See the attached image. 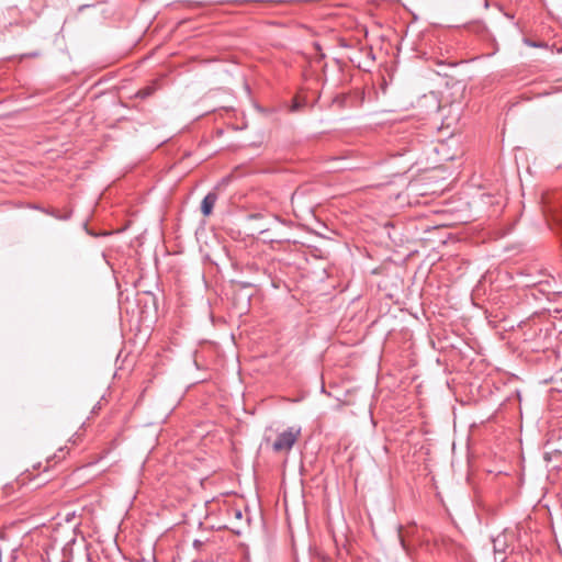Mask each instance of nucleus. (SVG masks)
<instances>
[{
    "mask_svg": "<svg viewBox=\"0 0 562 562\" xmlns=\"http://www.w3.org/2000/svg\"><path fill=\"white\" fill-rule=\"evenodd\" d=\"M194 562H207V561H203V560H194Z\"/></svg>",
    "mask_w": 562,
    "mask_h": 562,
    "instance_id": "obj_16",
    "label": "nucleus"
},
{
    "mask_svg": "<svg viewBox=\"0 0 562 562\" xmlns=\"http://www.w3.org/2000/svg\"><path fill=\"white\" fill-rule=\"evenodd\" d=\"M195 235H196V239L199 241H201L202 239H205L206 238V231L204 227H200L196 229L195 232Z\"/></svg>",
    "mask_w": 562,
    "mask_h": 562,
    "instance_id": "obj_8",
    "label": "nucleus"
},
{
    "mask_svg": "<svg viewBox=\"0 0 562 562\" xmlns=\"http://www.w3.org/2000/svg\"><path fill=\"white\" fill-rule=\"evenodd\" d=\"M434 146L431 148L435 154L434 162L443 164L450 160H453L460 151L458 149H453L452 145L454 143H431Z\"/></svg>",
    "mask_w": 562,
    "mask_h": 562,
    "instance_id": "obj_2",
    "label": "nucleus"
},
{
    "mask_svg": "<svg viewBox=\"0 0 562 562\" xmlns=\"http://www.w3.org/2000/svg\"><path fill=\"white\" fill-rule=\"evenodd\" d=\"M201 209H202V212L204 215H210L211 214V193H207L203 201H202V205H201Z\"/></svg>",
    "mask_w": 562,
    "mask_h": 562,
    "instance_id": "obj_7",
    "label": "nucleus"
},
{
    "mask_svg": "<svg viewBox=\"0 0 562 562\" xmlns=\"http://www.w3.org/2000/svg\"><path fill=\"white\" fill-rule=\"evenodd\" d=\"M417 105L419 109L424 110L426 115L437 114V112L441 110L440 101L434 92L424 94L419 98Z\"/></svg>",
    "mask_w": 562,
    "mask_h": 562,
    "instance_id": "obj_3",
    "label": "nucleus"
},
{
    "mask_svg": "<svg viewBox=\"0 0 562 562\" xmlns=\"http://www.w3.org/2000/svg\"><path fill=\"white\" fill-rule=\"evenodd\" d=\"M305 104H306V101L304 99H301L300 97H296V98H294L292 104L290 105L289 111L290 112H297L303 106H305Z\"/></svg>",
    "mask_w": 562,
    "mask_h": 562,
    "instance_id": "obj_6",
    "label": "nucleus"
},
{
    "mask_svg": "<svg viewBox=\"0 0 562 562\" xmlns=\"http://www.w3.org/2000/svg\"><path fill=\"white\" fill-rule=\"evenodd\" d=\"M69 216H70V215H69V214H67V215H66V216H64L63 218H64V220H67V218H69Z\"/></svg>",
    "mask_w": 562,
    "mask_h": 562,
    "instance_id": "obj_15",
    "label": "nucleus"
},
{
    "mask_svg": "<svg viewBox=\"0 0 562 562\" xmlns=\"http://www.w3.org/2000/svg\"><path fill=\"white\" fill-rule=\"evenodd\" d=\"M139 94H142V97H146V95L150 94V91H149V89L148 90H144V91H140Z\"/></svg>",
    "mask_w": 562,
    "mask_h": 562,
    "instance_id": "obj_13",
    "label": "nucleus"
},
{
    "mask_svg": "<svg viewBox=\"0 0 562 562\" xmlns=\"http://www.w3.org/2000/svg\"><path fill=\"white\" fill-rule=\"evenodd\" d=\"M301 435L300 427H290L286 430L280 432L272 443L274 452H289L294 443L297 441Z\"/></svg>",
    "mask_w": 562,
    "mask_h": 562,
    "instance_id": "obj_1",
    "label": "nucleus"
},
{
    "mask_svg": "<svg viewBox=\"0 0 562 562\" xmlns=\"http://www.w3.org/2000/svg\"><path fill=\"white\" fill-rule=\"evenodd\" d=\"M493 542H494V550L495 551H502V549H499V547H501V543H498L499 540L498 539H494Z\"/></svg>",
    "mask_w": 562,
    "mask_h": 562,
    "instance_id": "obj_10",
    "label": "nucleus"
},
{
    "mask_svg": "<svg viewBox=\"0 0 562 562\" xmlns=\"http://www.w3.org/2000/svg\"><path fill=\"white\" fill-rule=\"evenodd\" d=\"M223 496H229V494L222 495L221 497H213V505L217 506L218 512L216 514V522L218 519H227V508H232L225 501H222Z\"/></svg>",
    "mask_w": 562,
    "mask_h": 562,
    "instance_id": "obj_5",
    "label": "nucleus"
},
{
    "mask_svg": "<svg viewBox=\"0 0 562 562\" xmlns=\"http://www.w3.org/2000/svg\"><path fill=\"white\" fill-rule=\"evenodd\" d=\"M493 542H494V550L495 551H502V549H499V547H501V543H498L499 540L498 539H494Z\"/></svg>",
    "mask_w": 562,
    "mask_h": 562,
    "instance_id": "obj_9",
    "label": "nucleus"
},
{
    "mask_svg": "<svg viewBox=\"0 0 562 562\" xmlns=\"http://www.w3.org/2000/svg\"><path fill=\"white\" fill-rule=\"evenodd\" d=\"M216 135H217L218 137H220V136H222V130H218Z\"/></svg>",
    "mask_w": 562,
    "mask_h": 562,
    "instance_id": "obj_14",
    "label": "nucleus"
},
{
    "mask_svg": "<svg viewBox=\"0 0 562 562\" xmlns=\"http://www.w3.org/2000/svg\"><path fill=\"white\" fill-rule=\"evenodd\" d=\"M193 546H194V548L200 549V547L203 546V542L200 540H194Z\"/></svg>",
    "mask_w": 562,
    "mask_h": 562,
    "instance_id": "obj_11",
    "label": "nucleus"
},
{
    "mask_svg": "<svg viewBox=\"0 0 562 562\" xmlns=\"http://www.w3.org/2000/svg\"><path fill=\"white\" fill-rule=\"evenodd\" d=\"M526 43L530 46H533V47H540V46H543V44H537L535 42H530V41H526Z\"/></svg>",
    "mask_w": 562,
    "mask_h": 562,
    "instance_id": "obj_12",
    "label": "nucleus"
},
{
    "mask_svg": "<svg viewBox=\"0 0 562 562\" xmlns=\"http://www.w3.org/2000/svg\"><path fill=\"white\" fill-rule=\"evenodd\" d=\"M232 518L239 519L241 518V512L237 508H227V519H218L217 524L213 522V529H225L228 528V524Z\"/></svg>",
    "mask_w": 562,
    "mask_h": 562,
    "instance_id": "obj_4",
    "label": "nucleus"
}]
</instances>
